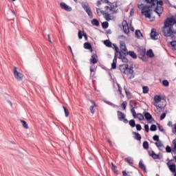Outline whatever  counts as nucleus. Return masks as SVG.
I'll return each mask as SVG.
<instances>
[{"label": "nucleus", "mask_w": 176, "mask_h": 176, "mask_svg": "<svg viewBox=\"0 0 176 176\" xmlns=\"http://www.w3.org/2000/svg\"><path fill=\"white\" fill-rule=\"evenodd\" d=\"M139 9H142V14L145 16L146 19H151V14L152 13V10L151 6H144V4L138 5Z\"/></svg>", "instance_id": "nucleus-1"}, {"label": "nucleus", "mask_w": 176, "mask_h": 176, "mask_svg": "<svg viewBox=\"0 0 176 176\" xmlns=\"http://www.w3.org/2000/svg\"><path fill=\"white\" fill-rule=\"evenodd\" d=\"M147 3H151V8L154 6H163V1L162 0H145Z\"/></svg>", "instance_id": "nucleus-2"}, {"label": "nucleus", "mask_w": 176, "mask_h": 176, "mask_svg": "<svg viewBox=\"0 0 176 176\" xmlns=\"http://www.w3.org/2000/svg\"><path fill=\"white\" fill-rule=\"evenodd\" d=\"M13 73H14V76L16 80H23V75L21 72L17 70V68L16 67H14L13 69Z\"/></svg>", "instance_id": "nucleus-3"}, {"label": "nucleus", "mask_w": 176, "mask_h": 176, "mask_svg": "<svg viewBox=\"0 0 176 176\" xmlns=\"http://www.w3.org/2000/svg\"><path fill=\"white\" fill-rule=\"evenodd\" d=\"M163 33L164 36H171V35L174 34V32L173 31L172 28H168V26L164 25L163 29Z\"/></svg>", "instance_id": "nucleus-4"}, {"label": "nucleus", "mask_w": 176, "mask_h": 176, "mask_svg": "<svg viewBox=\"0 0 176 176\" xmlns=\"http://www.w3.org/2000/svg\"><path fill=\"white\" fill-rule=\"evenodd\" d=\"M174 24H176L175 18H174V16H172L171 18H168L164 23L165 27L168 28L172 27V25H174Z\"/></svg>", "instance_id": "nucleus-5"}, {"label": "nucleus", "mask_w": 176, "mask_h": 176, "mask_svg": "<svg viewBox=\"0 0 176 176\" xmlns=\"http://www.w3.org/2000/svg\"><path fill=\"white\" fill-rule=\"evenodd\" d=\"M104 9L109 12H113V13H118V4L116 3H111L110 8L108 6H105Z\"/></svg>", "instance_id": "nucleus-6"}, {"label": "nucleus", "mask_w": 176, "mask_h": 176, "mask_svg": "<svg viewBox=\"0 0 176 176\" xmlns=\"http://www.w3.org/2000/svg\"><path fill=\"white\" fill-rule=\"evenodd\" d=\"M109 11H100L101 14L104 15V19L107 21H111V20H113V16H111V14H109Z\"/></svg>", "instance_id": "nucleus-7"}, {"label": "nucleus", "mask_w": 176, "mask_h": 176, "mask_svg": "<svg viewBox=\"0 0 176 176\" xmlns=\"http://www.w3.org/2000/svg\"><path fill=\"white\" fill-rule=\"evenodd\" d=\"M120 48L121 49V53H122V54H124V56H126L128 54L127 47H126V43H124V41L120 42Z\"/></svg>", "instance_id": "nucleus-8"}, {"label": "nucleus", "mask_w": 176, "mask_h": 176, "mask_svg": "<svg viewBox=\"0 0 176 176\" xmlns=\"http://www.w3.org/2000/svg\"><path fill=\"white\" fill-rule=\"evenodd\" d=\"M138 54H140L139 58H141L142 60H144L145 55L146 54V50L144 47H140L138 50Z\"/></svg>", "instance_id": "nucleus-9"}, {"label": "nucleus", "mask_w": 176, "mask_h": 176, "mask_svg": "<svg viewBox=\"0 0 176 176\" xmlns=\"http://www.w3.org/2000/svg\"><path fill=\"white\" fill-rule=\"evenodd\" d=\"M122 28H123L124 34H128L130 33V28H129V23H127V21H124L122 22Z\"/></svg>", "instance_id": "nucleus-10"}, {"label": "nucleus", "mask_w": 176, "mask_h": 176, "mask_svg": "<svg viewBox=\"0 0 176 176\" xmlns=\"http://www.w3.org/2000/svg\"><path fill=\"white\" fill-rule=\"evenodd\" d=\"M60 6L61 9L65 10L66 12H72V8L67 5L65 3H60Z\"/></svg>", "instance_id": "nucleus-11"}, {"label": "nucleus", "mask_w": 176, "mask_h": 176, "mask_svg": "<svg viewBox=\"0 0 176 176\" xmlns=\"http://www.w3.org/2000/svg\"><path fill=\"white\" fill-rule=\"evenodd\" d=\"M151 39H154L155 41L159 39V34L155 31V30H152L151 32Z\"/></svg>", "instance_id": "nucleus-12"}, {"label": "nucleus", "mask_w": 176, "mask_h": 176, "mask_svg": "<svg viewBox=\"0 0 176 176\" xmlns=\"http://www.w3.org/2000/svg\"><path fill=\"white\" fill-rule=\"evenodd\" d=\"M117 113H118V120H120V122H123V119L126 118V114H124L120 111H118Z\"/></svg>", "instance_id": "nucleus-13"}, {"label": "nucleus", "mask_w": 176, "mask_h": 176, "mask_svg": "<svg viewBox=\"0 0 176 176\" xmlns=\"http://www.w3.org/2000/svg\"><path fill=\"white\" fill-rule=\"evenodd\" d=\"M154 101L155 103L153 104L154 107H157V104H159V102H162V96L156 95L154 97Z\"/></svg>", "instance_id": "nucleus-14"}, {"label": "nucleus", "mask_w": 176, "mask_h": 176, "mask_svg": "<svg viewBox=\"0 0 176 176\" xmlns=\"http://www.w3.org/2000/svg\"><path fill=\"white\" fill-rule=\"evenodd\" d=\"M163 11L164 10L162 6H157L155 10V12L158 14L160 17L162 16Z\"/></svg>", "instance_id": "nucleus-15"}, {"label": "nucleus", "mask_w": 176, "mask_h": 176, "mask_svg": "<svg viewBox=\"0 0 176 176\" xmlns=\"http://www.w3.org/2000/svg\"><path fill=\"white\" fill-rule=\"evenodd\" d=\"M167 166L169 168V170H170V171H171V173H176L175 164H170V162H168Z\"/></svg>", "instance_id": "nucleus-16"}, {"label": "nucleus", "mask_w": 176, "mask_h": 176, "mask_svg": "<svg viewBox=\"0 0 176 176\" xmlns=\"http://www.w3.org/2000/svg\"><path fill=\"white\" fill-rule=\"evenodd\" d=\"M133 67H127V68L125 69V71L123 72V74H125V75H133Z\"/></svg>", "instance_id": "nucleus-17"}, {"label": "nucleus", "mask_w": 176, "mask_h": 176, "mask_svg": "<svg viewBox=\"0 0 176 176\" xmlns=\"http://www.w3.org/2000/svg\"><path fill=\"white\" fill-rule=\"evenodd\" d=\"M148 155L149 156H151V157H153V159H160L159 155H157L155 151H148Z\"/></svg>", "instance_id": "nucleus-18"}, {"label": "nucleus", "mask_w": 176, "mask_h": 176, "mask_svg": "<svg viewBox=\"0 0 176 176\" xmlns=\"http://www.w3.org/2000/svg\"><path fill=\"white\" fill-rule=\"evenodd\" d=\"M155 145L156 146H157V148H159L160 151H163V149H164V145H163V143H162L160 140H158V142H156Z\"/></svg>", "instance_id": "nucleus-19"}, {"label": "nucleus", "mask_w": 176, "mask_h": 176, "mask_svg": "<svg viewBox=\"0 0 176 176\" xmlns=\"http://www.w3.org/2000/svg\"><path fill=\"white\" fill-rule=\"evenodd\" d=\"M118 63V58L116 57V54L114 56V58L113 60V63L111 64V68L112 69H116V63Z\"/></svg>", "instance_id": "nucleus-20"}, {"label": "nucleus", "mask_w": 176, "mask_h": 176, "mask_svg": "<svg viewBox=\"0 0 176 176\" xmlns=\"http://www.w3.org/2000/svg\"><path fill=\"white\" fill-rule=\"evenodd\" d=\"M90 62L91 63V64H97V55L96 54H94L91 55Z\"/></svg>", "instance_id": "nucleus-21"}, {"label": "nucleus", "mask_w": 176, "mask_h": 176, "mask_svg": "<svg viewBox=\"0 0 176 176\" xmlns=\"http://www.w3.org/2000/svg\"><path fill=\"white\" fill-rule=\"evenodd\" d=\"M127 67H129V65L127 64H123L120 65V69L121 72H124V71L126 69Z\"/></svg>", "instance_id": "nucleus-22"}, {"label": "nucleus", "mask_w": 176, "mask_h": 176, "mask_svg": "<svg viewBox=\"0 0 176 176\" xmlns=\"http://www.w3.org/2000/svg\"><path fill=\"white\" fill-rule=\"evenodd\" d=\"M82 7L84 9V10H85V12H87V10H89L90 9V7L89 6V3H82Z\"/></svg>", "instance_id": "nucleus-23"}, {"label": "nucleus", "mask_w": 176, "mask_h": 176, "mask_svg": "<svg viewBox=\"0 0 176 176\" xmlns=\"http://www.w3.org/2000/svg\"><path fill=\"white\" fill-rule=\"evenodd\" d=\"M135 35H136L137 38H138V39H142V38H144L142 33H141V31H140V30L135 31Z\"/></svg>", "instance_id": "nucleus-24"}, {"label": "nucleus", "mask_w": 176, "mask_h": 176, "mask_svg": "<svg viewBox=\"0 0 176 176\" xmlns=\"http://www.w3.org/2000/svg\"><path fill=\"white\" fill-rule=\"evenodd\" d=\"M139 167L140 168H141V170H143V171H146V167L145 166L144 163H142V161H140Z\"/></svg>", "instance_id": "nucleus-25"}, {"label": "nucleus", "mask_w": 176, "mask_h": 176, "mask_svg": "<svg viewBox=\"0 0 176 176\" xmlns=\"http://www.w3.org/2000/svg\"><path fill=\"white\" fill-rule=\"evenodd\" d=\"M133 134L135 135V140L137 141H141V135L137 132H133Z\"/></svg>", "instance_id": "nucleus-26"}, {"label": "nucleus", "mask_w": 176, "mask_h": 176, "mask_svg": "<svg viewBox=\"0 0 176 176\" xmlns=\"http://www.w3.org/2000/svg\"><path fill=\"white\" fill-rule=\"evenodd\" d=\"M119 58L122 60V63H127L129 61V59H127V58L122 55V52H120Z\"/></svg>", "instance_id": "nucleus-27"}, {"label": "nucleus", "mask_w": 176, "mask_h": 176, "mask_svg": "<svg viewBox=\"0 0 176 176\" xmlns=\"http://www.w3.org/2000/svg\"><path fill=\"white\" fill-rule=\"evenodd\" d=\"M128 54H129V56L131 57H132V58H137V54H135V52H133V51H129V52H127Z\"/></svg>", "instance_id": "nucleus-28"}, {"label": "nucleus", "mask_w": 176, "mask_h": 176, "mask_svg": "<svg viewBox=\"0 0 176 176\" xmlns=\"http://www.w3.org/2000/svg\"><path fill=\"white\" fill-rule=\"evenodd\" d=\"M92 25H96V27H98L100 25V22L96 19H94L91 21Z\"/></svg>", "instance_id": "nucleus-29"}, {"label": "nucleus", "mask_w": 176, "mask_h": 176, "mask_svg": "<svg viewBox=\"0 0 176 176\" xmlns=\"http://www.w3.org/2000/svg\"><path fill=\"white\" fill-rule=\"evenodd\" d=\"M104 44L105 45V46H107V47H112V43L111 42V41L109 40H105L104 41Z\"/></svg>", "instance_id": "nucleus-30"}, {"label": "nucleus", "mask_w": 176, "mask_h": 176, "mask_svg": "<svg viewBox=\"0 0 176 176\" xmlns=\"http://www.w3.org/2000/svg\"><path fill=\"white\" fill-rule=\"evenodd\" d=\"M146 55L151 58L155 56V54H153V51H152V50H149L148 51H147Z\"/></svg>", "instance_id": "nucleus-31"}, {"label": "nucleus", "mask_w": 176, "mask_h": 176, "mask_svg": "<svg viewBox=\"0 0 176 176\" xmlns=\"http://www.w3.org/2000/svg\"><path fill=\"white\" fill-rule=\"evenodd\" d=\"M91 102L92 103V105L90 107L91 113H92V115H94V107H96V104L92 100L91 101Z\"/></svg>", "instance_id": "nucleus-32"}, {"label": "nucleus", "mask_w": 176, "mask_h": 176, "mask_svg": "<svg viewBox=\"0 0 176 176\" xmlns=\"http://www.w3.org/2000/svg\"><path fill=\"white\" fill-rule=\"evenodd\" d=\"M144 117L147 120H151L152 119V115H151V113L148 112L144 113Z\"/></svg>", "instance_id": "nucleus-33"}, {"label": "nucleus", "mask_w": 176, "mask_h": 176, "mask_svg": "<svg viewBox=\"0 0 176 176\" xmlns=\"http://www.w3.org/2000/svg\"><path fill=\"white\" fill-rule=\"evenodd\" d=\"M84 47L87 50H90V49H91V44H90L89 43H85Z\"/></svg>", "instance_id": "nucleus-34"}, {"label": "nucleus", "mask_w": 176, "mask_h": 176, "mask_svg": "<svg viewBox=\"0 0 176 176\" xmlns=\"http://www.w3.org/2000/svg\"><path fill=\"white\" fill-rule=\"evenodd\" d=\"M86 13H87L89 19H93V12H91V8H89L86 11Z\"/></svg>", "instance_id": "nucleus-35"}, {"label": "nucleus", "mask_w": 176, "mask_h": 176, "mask_svg": "<svg viewBox=\"0 0 176 176\" xmlns=\"http://www.w3.org/2000/svg\"><path fill=\"white\" fill-rule=\"evenodd\" d=\"M63 108L64 109L65 117L68 118V116H69V111H68V109H67V107L65 106H63Z\"/></svg>", "instance_id": "nucleus-36"}, {"label": "nucleus", "mask_w": 176, "mask_h": 176, "mask_svg": "<svg viewBox=\"0 0 176 176\" xmlns=\"http://www.w3.org/2000/svg\"><path fill=\"white\" fill-rule=\"evenodd\" d=\"M123 176H133V172H126V170L122 171Z\"/></svg>", "instance_id": "nucleus-37"}, {"label": "nucleus", "mask_w": 176, "mask_h": 176, "mask_svg": "<svg viewBox=\"0 0 176 176\" xmlns=\"http://www.w3.org/2000/svg\"><path fill=\"white\" fill-rule=\"evenodd\" d=\"M136 118L139 119V120H144V115L140 113L136 114Z\"/></svg>", "instance_id": "nucleus-38"}, {"label": "nucleus", "mask_w": 176, "mask_h": 176, "mask_svg": "<svg viewBox=\"0 0 176 176\" xmlns=\"http://www.w3.org/2000/svg\"><path fill=\"white\" fill-rule=\"evenodd\" d=\"M143 148L144 149H148L149 148V143L147 141H144L143 142Z\"/></svg>", "instance_id": "nucleus-39"}, {"label": "nucleus", "mask_w": 176, "mask_h": 176, "mask_svg": "<svg viewBox=\"0 0 176 176\" xmlns=\"http://www.w3.org/2000/svg\"><path fill=\"white\" fill-rule=\"evenodd\" d=\"M142 90H143L144 94H148V93L149 91V87H142Z\"/></svg>", "instance_id": "nucleus-40"}, {"label": "nucleus", "mask_w": 176, "mask_h": 176, "mask_svg": "<svg viewBox=\"0 0 176 176\" xmlns=\"http://www.w3.org/2000/svg\"><path fill=\"white\" fill-rule=\"evenodd\" d=\"M135 107H133L132 109H131V112L133 118H137V113L135 112Z\"/></svg>", "instance_id": "nucleus-41"}, {"label": "nucleus", "mask_w": 176, "mask_h": 176, "mask_svg": "<svg viewBox=\"0 0 176 176\" xmlns=\"http://www.w3.org/2000/svg\"><path fill=\"white\" fill-rule=\"evenodd\" d=\"M21 123L25 129H28V124H27V122H25V120H21Z\"/></svg>", "instance_id": "nucleus-42"}, {"label": "nucleus", "mask_w": 176, "mask_h": 176, "mask_svg": "<svg viewBox=\"0 0 176 176\" xmlns=\"http://www.w3.org/2000/svg\"><path fill=\"white\" fill-rule=\"evenodd\" d=\"M102 28L107 29L108 27H109V23L108 22L105 21L102 23Z\"/></svg>", "instance_id": "nucleus-43"}, {"label": "nucleus", "mask_w": 176, "mask_h": 176, "mask_svg": "<svg viewBox=\"0 0 176 176\" xmlns=\"http://www.w3.org/2000/svg\"><path fill=\"white\" fill-rule=\"evenodd\" d=\"M129 125L131 126V127H134V126H136V124H135V120H131L129 121Z\"/></svg>", "instance_id": "nucleus-44"}, {"label": "nucleus", "mask_w": 176, "mask_h": 176, "mask_svg": "<svg viewBox=\"0 0 176 176\" xmlns=\"http://www.w3.org/2000/svg\"><path fill=\"white\" fill-rule=\"evenodd\" d=\"M151 131H156L157 130V126L155 124H152L150 128Z\"/></svg>", "instance_id": "nucleus-45"}, {"label": "nucleus", "mask_w": 176, "mask_h": 176, "mask_svg": "<svg viewBox=\"0 0 176 176\" xmlns=\"http://www.w3.org/2000/svg\"><path fill=\"white\" fill-rule=\"evenodd\" d=\"M124 160L129 163V164H133V159H131V157H127L125 158Z\"/></svg>", "instance_id": "nucleus-46"}, {"label": "nucleus", "mask_w": 176, "mask_h": 176, "mask_svg": "<svg viewBox=\"0 0 176 176\" xmlns=\"http://www.w3.org/2000/svg\"><path fill=\"white\" fill-rule=\"evenodd\" d=\"M121 107H122V109H124V111H125L126 110V107H127V102L124 101L122 103Z\"/></svg>", "instance_id": "nucleus-47"}, {"label": "nucleus", "mask_w": 176, "mask_h": 176, "mask_svg": "<svg viewBox=\"0 0 176 176\" xmlns=\"http://www.w3.org/2000/svg\"><path fill=\"white\" fill-rule=\"evenodd\" d=\"M162 84H163L164 86H165L166 87H167V86H169L170 82H168V80H163Z\"/></svg>", "instance_id": "nucleus-48"}, {"label": "nucleus", "mask_w": 176, "mask_h": 176, "mask_svg": "<svg viewBox=\"0 0 176 176\" xmlns=\"http://www.w3.org/2000/svg\"><path fill=\"white\" fill-rule=\"evenodd\" d=\"M135 126L136 127L138 131H141V130H142V126H141V124H136Z\"/></svg>", "instance_id": "nucleus-49"}, {"label": "nucleus", "mask_w": 176, "mask_h": 176, "mask_svg": "<svg viewBox=\"0 0 176 176\" xmlns=\"http://www.w3.org/2000/svg\"><path fill=\"white\" fill-rule=\"evenodd\" d=\"M124 91L126 94V96L128 97V98H131V94H130L129 92V91H127V89L126 88H124Z\"/></svg>", "instance_id": "nucleus-50"}, {"label": "nucleus", "mask_w": 176, "mask_h": 176, "mask_svg": "<svg viewBox=\"0 0 176 176\" xmlns=\"http://www.w3.org/2000/svg\"><path fill=\"white\" fill-rule=\"evenodd\" d=\"M153 140L154 141H157V142L158 141H160V140H159V135H155L153 137Z\"/></svg>", "instance_id": "nucleus-51"}, {"label": "nucleus", "mask_w": 176, "mask_h": 176, "mask_svg": "<svg viewBox=\"0 0 176 176\" xmlns=\"http://www.w3.org/2000/svg\"><path fill=\"white\" fill-rule=\"evenodd\" d=\"M166 152H167L168 153H170L171 151H173V150L171 149V147H170L169 146H167L166 147Z\"/></svg>", "instance_id": "nucleus-52"}, {"label": "nucleus", "mask_w": 176, "mask_h": 176, "mask_svg": "<svg viewBox=\"0 0 176 176\" xmlns=\"http://www.w3.org/2000/svg\"><path fill=\"white\" fill-rule=\"evenodd\" d=\"M113 46H114V49H115L116 53H119V54H120V53H122V52H119V47H118L116 46V45H115V44H113Z\"/></svg>", "instance_id": "nucleus-53"}, {"label": "nucleus", "mask_w": 176, "mask_h": 176, "mask_svg": "<svg viewBox=\"0 0 176 176\" xmlns=\"http://www.w3.org/2000/svg\"><path fill=\"white\" fill-rule=\"evenodd\" d=\"M78 35L79 39H82V38H83V34H82V31L79 30Z\"/></svg>", "instance_id": "nucleus-54"}, {"label": "nucleus", "mask_w": 176, "mask_h": 176, "mask_svg": "<svg viewBox=\"0 0 176 176\" xmlns=\"http://www.w3.org/2000/svg\"><path fill=\"white\" fill-rule=\"evenodd\" d=\"M170 45L173 46V47H174L175 50H176V41H172Z\"/></svg>", "instance_id": "nucleus-55"}, {"label": "nucleus", "mask_w": 176, "mask_h": 176, "mask_svg": "<svg viewBox=\"0 0 176 176\" xmlns=\"http://www.w3.org/2000/svg\"><path fill=\"white\" fill-rule=\"evenodd\" d=\"M96 12H97V14H98V16H101V12H102V10H101V9L100 8H96Z\"/></svg>", "instance_id": "nucleus-56"}, {"label": "nucleus", "mask_w": 176, "mask_h": 176, "mask_svg": "<svg viewBox=\"0 0 176 176\" xmlns=\"http://www.w3.org/2000/svg\"><path fill=\"white\" fill-rule=\"evenodd\" d=\"M144 129L146 133H149V126L148 124L144 125Z\"/></svg>", "instance_id": "nucleus-57"}, {"label": "nucleus", "mask_w": 176, "mask_h": 176, "mask_svg": "<svg viewBox=\"0 0 176 176\" xmlns=\"http://www.w3.org/2000/svg\"><path fill=\"white\" fill-rule=\"evenodd\" d=\"M117 86L118 87V91H119L120 94H122V87H120V85L117 84Z\"/></svg>", "instance_id": "nucleus-58"}, {"label": "nucleus", "mask_w": 176, "mask_h": 176, "mask_svg": "<svg viewBox=\"0 0 176 176\" xmlns=\"http://www.w3.org/2000/svg\"><path fill=\"white\" fill-rule=\"evenodd\" d=\"M166 118V113H163L160 116V120H163Z\"/></svg>", "instance_id": "nucleus-59"}, {"label": "nucleus", "mask_w": 176, "mask_h": 176, "mask_svg": "<svg viewBox=\"0 0 176 176\" xmlns=\"http://www.w3.org/2000/svg\"><path fill=\"white\" fill-rule=\"evenodd\" d=\"M111 166H112V170L114 171V173H116V172H117V170H115L116 166H115V165L113 164V163H111Z\"/></svg>", "instance_id": "nucleus-60"}, {"label": "nucleus", "mask_w": 176, "mask_h": 176, "mask_svg": "<svg viewBox=\"0 0 176 176\" xmlns=\"http://www.w3.org/2000/svg\"><path fill=\"white\" fill-rule=\"evenodd\" d=\"M120 39H122V41H126V36L122 35V36H120Z\"/></svg>", "instance_id": "nucleus-61"}, {"label": "nucleus", "mask_w": 176, "mask_h": 176, "mask_svg": "<svg viewBox=\"0 0 176 176\" xmlns=\"http://www.w3.org/2000/svg\"><path fill=\"white\" fill-rule=\"evenodd\" d=\"M122 122H124V123H125V124L129 123V120L127 119H126V118H124V119L122 120Z\"/></svg>", "instance_id": "nucleus-62"}, {"label": "nucleus", "mask_w": 176, "mask_h": 176, "mask_svg": "<svg viewBox=\"0 0 176 176\" xmlns=\"http://www.w3.org/2000/svg\"><path fill=\"white\" fill-rule=\"evenodd\" d=\"M173 153H174V155H176V146H174L173 149Z\"/></svg>", "instance_id": "nucleus-63"}, {"label": "nucleus", "mask_w": 176, "mask_h": 176, "mask_svg": "<svg viewBox=\"0 0 176 176\" xmlns=\"http://www.w3.org/2000/svg\"><path fill=\"white\" fill-rule=\"evenodd\" d=\"M173 144L174 146H176V140H173Z\"/></svg>", "instance_id": "nucleus-64"}]
</instances>
